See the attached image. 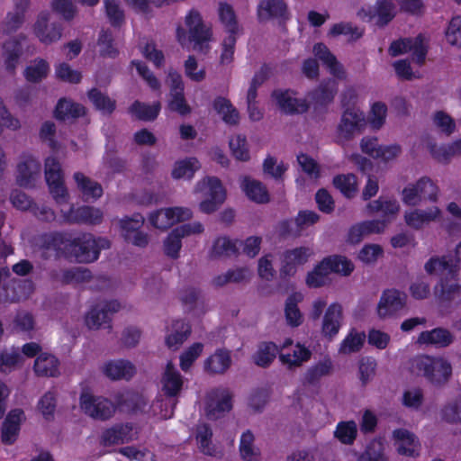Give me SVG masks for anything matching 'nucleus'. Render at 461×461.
I'll list each match as a JSON object with an SVG mask.
<instances>
[{"instance_id": "obj_33", "label": "nucleus", "mask_w": 461, "mask_h": 461, "mask_svg": "<svg viewBox=\"0 0 461 461\" xmlns=\"http://www.w3.org/2000/svg\"><path fill=\"white\" fill-rule=\"evenodd\" d=\"M86 114V108L84 105L67 98H60L54 110V117L58 121H67L70 119H77Z\"/></svg>"}, {"instance_id": "obj_5", "label": "nucleus", "mask_w": 461, "mask_h": 461, "mask_svg": "<svg viewBox=\"0 0 461 461\" xmlns=\"http://www.w3.org/2000/svg\"><path fill=\"white\" fill-rule=\"evenodd\" d=\"M79 404L85 414L99 420L111 419L116 411L115 402L86 392L80 394Z\"/></svg>"}, {"instance_id": "obj_61", "label": "nucleus", "mask_w": 461, "mask_h": 461, "mask_svg": "<svg viewBox=\"0 0 461 461\" xmlns=\"http://www.w3.org/2000/svg\"><path fill=\"white\" fill-rule=\"evenodd\" d=\"M105 14L110 24L114 28H120L125 22L124 11L116 0H104Z\"/></svg>"}, {"instance_id": "obj_7", "label": "nucleus", "mask_w": 461, "mask_h": 461, "mask_svg": "<svg viewBox=\"0 0 461 461\" xmlns=\"http://www.w3.org/2000/svg\"><path fill=\"white\" fill-rule=\"evenodd\" d=\"M68 234L61 231H50L39 235L37 247L43 259L66 258Z\"/></svg>"}, {"instance_id": "obj_19", "label": "nucleus", "mask_w": 461, "mask_h": 461, "mask_svg": "<svg viewBox=\"0 0 461 461\" xmlns=\"http://www.w3.org/2000/svg\"><path fill=\"white\" fill-rule=\"evenodd\" d=\"M23 419L24 411L22 409H13L7 413L1 426V442L4 445L11 446L15 443Z\"/></svg>"}, {"instance_id": "obj_8", "label": "nucleus", "mask_w": 461, "mask_h": 461, "mask_svg": "<svg viewBox=\"0 0 461 461\" xmlns=\"http://www.w3.org/2000/svg\"><path fill=\"white\" fill-rule=\"evenodd\" d=\"M338 93V84L335 80L321 81L315 88L306 95L310 106H312L315 114H325L330 104L334 101Z\"/></svg>"}, {"instance_id": "obj_36", "label": "nucleus", "mask_w": 461, "mask_h": 461, "mask_svg": "<svg viewBox=\"0 0 461 461\" xmlns=\"http://www.w3.org/2000/svg\"><path fill=\"white\" fill-rule=\"evenodd\" d=\"M333 369L330 357L324 358L314 366L309 367L303 375V384L304 385L317 386L322 377L329 375Z\"/></svg>"}, {"instance_id": "obj_42", "label": "nucleus", "mask_w": 461, "mask_h": 461, "mask_svg": "<svg viewBox=\"0 0 461 461\" xmlns=\"http://www.w3.org/2000/svg\"><path fill=\"white\" fill-rule=\"evenodd\" d=\"M50 71V68L48 61L44 59L37 58L25 68L23 77L27 82L38 84L48 77Z\"/></svg>"}, {"instance_id": "obj_47", "label": "nucleus", "mask_w": 461, "mask_h": 461, "mask_svg": "<svg viewBox=\"0 0 461 461\" xmlns=\"http://www.w3.org/2000/svg\"><path fill=\"white\" fill-rule=\"evenodd\" d=\"M11 277L10 270L7 267H0V298L5 302H17L20 296L15 293V286L19 283L14 279L6 281Z\"/></svg>"}, {"instance_id": "obj_35", "label": "nucleus", "mask_w": 461, "mask_h": 461, "mask_svg": "<svg viewBox=\"0 0 461 461\" xmlns=\"http://www.w3.org/2000/svg\"><path fill=\"white\" fill-rule=\"evenodd\" d=\"M393 435L395 440L399 441V454L411 457L419 456V445L414 434L405 429H396Z\"/></svg>"}, {"instance_id": "obj_52", "label": "nucleus", "mask_w": 461, "mask_h": 461, "mask_svg": "<svg viewBox=\"0 0 461 461\" xmlns=\"http://www.w3.org/2000/svg\"><path fill=\"white\" fill-rule=\"evenodd\" d=\"M357 436V426L354 420L339 421L334 430V438L341 444L353 445Z\"/></svg>"}, {"instance_id": "obj_49", "label": "nucleus", "mask_w": 461, "mask_h": 461, "mask_svg": "<svg viewBox=\"0 0 461 461\" xmlns=\"http://www.w3.org/2000/svg\"><path fill=\"white\" fill-rule=\"evenodd\" d=\"M218 15L228 34H238L240 28L233 7L224 2L219 4Z\"/></svg>"}, {"instance_id": "obj_51", "label": "nucleus", "mask_w": 461, "mask_h": 461, "mask_svg": "<svg viewBox=\"0 0 461 461\" xmlns=\"http://www.w3.org/2000/svg\"><path fill=\"white\" fill-rule=\"evenodd\" d=\"M87 96L95 109L106 114H112L116 108L115 100L110 98L98 88L93 87L87 93Z\"/></svg>"}, {"instance_id": "obj_55", "label": "nucleus", "mask_w": 461, "mask_h": 461, "mask_svg": "<svg viewBox=\"0 0 461 461\" xmlns=\"http://www.w3.org/2000/svg\"><path fill=\"white\" fill-rule=\"evenodd\" d=\"M199 167V161L195 158H189L176 161L172 170V177L175 179H180L183 177L190 179L194 176L195 171Z\"/></svg>"}, {"instance_id": "obj_30", "label": "nucleus", "mask_w": 461, "mask_h": 461, "mask_svg": "<svg viewBox=\"0 0 461 461\" xmlns=\"http://www.w3.org/2000/svg\"><path fill=\"white\" fill-rule=\"evenodd\" d=\"M241 188L247 197L256 203L264 204L270 201V195L266 185L258 180L244 176Z\"/></svg>"}, {"instance_id": "obj_38", "label": "nucleus", "mask_w": 461, "mask_h": 461, "mask_svg": "<svg viewBox=\"0 0 461 461\" xmlns=\"http://www.w3.org/2000/svg\"><path fill=\"white\" fill-rule=\"evenodd\" d=\"M160 110L161 104L159 101H156L152 104H148L136 100L129 107V113L135 116L140 121L152 122L158 118Z\"/></svg>"}, {"instance_id": "obj_46", "label": "nucleus", "mask_w": 461, "mask_h": 461, "mask_svg": "<svg viewBox=\"0 0 461 461\" xmlns=\"http://www.w3.org/2000/svg\"><path fill=\"white\" fill-rule=\"evenodd\" d=\"M50 276L52 279L57 280L63 285H69L72 283H81L88 280L91 277V272L81 267H74L63 269L59 274L57 272H51Z\"/></svg>"}, {"instance_id": "obj_50", "label": "nucleus", "mask_w": 461, "mask_h": 461, "mask_svg": "<svg viewBox=\"0 0 461 461\" xmlns=\"http://www.w3.org/2000/svg\"><path fill=\"white\" fill-rule=\"evenodd\" d=\"M277 351V346L274 342H262L253 356L254 363L263 368L268 367L275 360Z\"/></svg>"}, {"instance_id": "obj_53", "label": "nucleus", "mask_w": 461, "mask_h": 461, "mask_svg": "<svg viewBox=\"0 0 461 461\" xmlns=\"http://www.w3.org/2000/svg\"><path fill=\"white\" fill-rule=\"evenodd\" d=\"M238 242H239V240H231L227 237L217 238L214 240L212 249L210 251V257L212 258H219L223 255H225V256L238 255L239 254V249L237 247Z\"/></svg>"}, {"instance_id": "obj_10", "label": "nucleus", "mask_w": 461, "mask_h": 461, "mask_svg": "<svg viewBox=\"0 0 461 461\" xmlns=\"http://www.w3.org/2000/svg\"><path fill=\"white\" fill-rule=\"evenodd\" d=\"M45 179L50 192L57 201H63L68 196V190L64 184L61 165L58 158L48 157L45 159Z\"/></svg>"}, {"instance_id": "obj_56", "label": "nucleus", "mask_w": 461, "mask_h": 461, "mask_svg": "<svg viewBox=\"0 0 461 461\" xmlns=\"http://www.w3.org/2000/svg\"><path fill=\"white\" fill-rule=\"evenodd\" d=\"M429 149L431 155L438 161H447L453 156L461 155V140L442 146L433 144Z\"/></svg>"}, {"instance_id": "obj_54", "label": "nucleus", "mask_w": 461, "mask_h": 461, "mask_svg": "<svg viewBox=\"0 0 461 461\" xmlns=\"http://www.w3.org/2000/svg\"><path fill=\"white\" fill-rule=\"evenodd\" d=\"M97 44L100 47V56L103 58L115 59L119 50L114 45V38L112 31L102 30L99 33Z\"/></svg>"}, {"instance_id": "obj_59", "label": "nucleus", "mask_w": 461, "mask_h": 461, "mask_svg": "<svg viewBox=\"0 0 461 461\" xmlns=\"http://www.w3.org/2000/svg\"><path fill=\"white\" fill-rule=\"evenodd\" d=\"M329 35L337 37L339 35L350 36L349 41H356L364 35V30L354 25L352 23H338L331 26Z\"/></svg>"}, {"instance_id": "obj_43", "label": "nucleus", "mask_w": 461, "mask_h": 461, "mask_svg": "<svg viewBox=\"0 0 461 461\" xmlns=\"http://www.w3.org/2000/svg\"><path fill=\"white\" fill-rule=\"evenodd\" d=\"M74 179L77 188L86 199H98L103 195L104 191L102 185L98 182L93 181L83 173L76 172L74 174Z\"/></svg>"}, {"instance_id": "obj_14", "label": "nucleus", "mask_w": 461, "mask_h": 461, "mask_svg": "<svg viewBox=\"0 0 461 461\" xmlns=\"http://www.w3.org/2000/svg\"><path fill=\"white\" fill-rule=\"evenodd\" d=\"M291 18L287 3L285 0H260L257 6V19L259 23L276 20L284 24Z\"/></svg>"}, {"instance_id": "obj_27", "label": "nucleus", "mask_w": 461, "mask_h": 461, "mask_svg": "<svg viewBox=\"0 0 461 461\" xmlns=\"http://www.w3.org/2000/svg\"><path fill=\"white\" fill-rule=\"evenodd\" d=\"M230 351L227 348H217L204 361V370L213 375L224 374L231 366Z\"/></svg>"}, {"instance_id": "obj_17", "label": "nucleus", "mask_w": 461, "mask_h": 461, "mask_svg": "<svg viewBox=\"0 0 461 461\" xmlns=\"http://www.w3.org/2000/svg\"><path fill=\"white\" fill-rule=\"evenodd\" d=\"M406 304V295L396 289L384 290L377 306L381 318L391 317L400 312Z\"/></svg>"}, {"instance_id": "obj_58", "label": "nucleus", "mask_w": 461, "mask_h": 461, "mask_svg": "<svg viewBox=\"0 0 461 461\" xmlns=\"http://www.w3.org/2000/svg\"><path fill=\"white\" fill-rule=\"evenodd\" d=\"M312 357V352L305 346L297 344L293 354H281L280 360L283 364L292 366H300L303 362L308 361Z\"/></svg>"}, {"instance_id": "obj_28", "label": "nucleus", "mask_w": 461, "mask_h": 461, "mask_svg": "<svg viewBox=\"0 0 461 461\" xmlns=\"http://www.w3.org/2000/svg\"><path fill=\"white\" fill-rule=\"evenodd\" d=\"M441 215V211L438 206H432L427 210L415 209L406 212L404 215L405 222L414 230L421 229L425 224L438 220Z\"/></svg>"}, {"instance_id": "obj_57", "label": "nucleus", "mask_w": 461, "mask_h": 461, "mask_svg": "<svg viewBox=\"0 0 461 461\" xmlns=\"http://www.w3.org/2000/svg\"><path fill=\"white\" fill-rule=\"evenodd\" d=\"M330 271L321 260L314 268L306 276V285L310 288H320L324 286L329 282Z\"/></svg>"}, {"instance_id": "obj_37", "label": "nucleus", "mask_w": 461, "mask_h": 461, "mask_svg": "<svg viewBox=\"0 0 461 461\" xmlns=\"http://www.w3.org/2000/svg\"><path fill=\"white\" fill-rule=\"evenodd\" d=\"M191 325L185 320H175L172 322V330L166 337V345L169 348H178L190 336Z\"/></svg>"}, {"instance_id": "obj_26", "label": "nucleus", "mask_w": 461, "mask_h": 461, "mask_svg": "<svg viewBox=\"0 0 461 461\" xmlns=\"http://www.w3.org/2000/svg\"><path fill=\"white\" fill-rule=\"evenodd\" d=\"M313 53L315 57L327 67L333 77L339 79L345 78L346 73L343 66L338 61L336 56L330 52L324 43L319 42L314 44Z\"/></svg>"}, {"instance_id": "obj_48", "label": "nucleus", "mask_w": 461, "mask_h": 461, "mask_svg": "<svg viewBox=\"0 0 461 461\" xmlns=\"http://www.w3.org/2000/svg\"><path fill=\"white\" fill-rule=\"evenodd\" d=\"M332 184L348 199L355 197L357 193V178L354 174L337 175L333 177Z\"/></svg>"}, {"instance_id": "obj_60", "label": "nucleus", "mask_w": 461, "mask_h": 461, "mask_svg": "<svg viewBox=\"0 0 461 461\" xmlns=\"http://www.w3.org/2000/svg\"><path fill=\"white\" fill-rule=\"evenodd\" d=\"M23 357L18 349H13L12 351L3 350L0 352V372L10 373L16 369L19 366H22Z\"/></svg>"}, {"instance_id": "obj_13", "label": "nucleus", "mask_w": 461, "mask_h": 461, "mask_svg": "<svg viewBox=\"0 0 461 461\" xmlns=\"http://www.w3.org/2000/svg\"><path fill=\"white\" fill-rule=\"evenodd\" d=\"M121 304L117 300H110L103 305L93 306L86 316V324L90 330L112 329V315L117 312Z\"/></svg>"}, {"instance_id": "obj_31", "label": "nucleus", "mask_w": 461, "mask_h": 461, "mask_svg": "<svg viewBox=\"0 0 461 461\" xmlns=\"http://www.w3.org/2000/svg\"><path fill=\"white\" fill-rule=\"evenodd\" d=\"M114 402L116 410L129 413L141 411L146 405V402L140 394L130 391L117 393L114 395Z\"/></svg>"}, {"instance_id": "obj_63", "label": "nucleus", "mask_w": 461, "mask_h": 461, "mask_svg": "<svg viewBox=\"0 0 461 461\" xmlns=\"http://www.w3.org/2000/svg\"><path fill=\"white\" fill-rule=\"evenodd\" d=\"M441 417L448 423H457L461 421V393H459L454 401L442 408Z\"/></svg>"}, {"instance_id": "obj_12", "label": "nucleus", "mask_w": 461, "mask_h": 461, "mask_svg": "<svg viewBox=\"0 0 461 461\" xmlns=\"http://www.w3.org/2000/svg\"><path fill=\"white\" fill-rule=\"evenodd\" d=\"M312 255V250L304 246L286 249L281 258L279 276L282 280L294 276L299 266L304 265Z\"/></svg>"}, {"instance_id": "obj_20", "label": "nucleus", "mask_w": 461, "mask_h": 461, "mask_svg": "<svg viewBox=\"0 0 461 461\" xmlns=\"http://www.w3.org/2000/svg\"><path fill=\"white\" fill-rule=\"evenodd\" d=\"M209 198L202 201L199 204L201 212L212 213L218 210L226 198L225 190L221 180L216 176H208L206 183Z\"/></svg>"}, {"instance_id": "obj_6", "label": "nucleus", "mask_w": 461, "mask_h": 461, "mask_svg": "<svg viewBox=\"0 0 461 461\" xmlns=\"http://www.w3.org/2000/svg\"><path fill=\"white\" fill-rule=\"evenodd\" d=\"M161 390L164 396H166V404L171 405L169 414L165 413V418H171L174 413V410L178 403V396L182 391L184 385L183 376L180 372L175 368L171 362H168L166 366L165 371L161 377Z\"/></svg>"}, {"instance_id": "obj_32", "label": "nucleus", "mask_w": 461, "mask_h": 461, "mask_svg": "<svg viewBox=\"0 0 461 461\" xmlns=\"http://www.w3.org/2000/svg\"><path fill=\"white\" fill-rule=\"evenodd\" d=\"M369 213L382 212V220L388 219V224L393 221L400 212V204L395 199L379 197L366 204Z\"/></svg>"}, {"instance_id": "obj_2", "label": "nucleus", "mask_w": 461, "mask_h": 461, "mask_svg": "<svg viewBox=\"0 0 461 461\" xmlns=\"http://www.w3.org/2000/svg\"><path fill=\"white\" fill-rule=\"evenodd\" d=\"M185 23L188 29V38L186 31L178 26L176 32L177 41L183 47L187 41H190L194 43V50L203 54L208 53L210 50L209 42L212 40V29L203 23L200 12L196 9H191L185 15Z\"/></svg>"}, {"instance_id": "obj_44", "label": "nucleus", "mask_w": 461, "mask_h": 461, "mask_svg": "<svg viewBox=\"0 0 461 461\" xmlns=\"http://www.w3.org/2000/svg\"><path fill=\"white\" fill-rule=\"evenodd\" d=\"M212 106L219 114H221V119L226 124L237 125L239 123L240 113L229 99L218 96L213 100Z\"/></svg>"}, {"instance_id": "obj_3", "label": "nucleus", "mask_w": 461, "mask_h": 461, "mask_svg": "<svg viewBox=\"0 0 461 461\" xmlns=\"http://www.w3.org/2000/svg\"><path fill=\"white\" fill-rule=\"evenodd\" d=\"M66 258L78 263H91L98 259L101 249L108 248L109 241L95 239L90 233H82L71 238L68 234Z\"/></svg>"}, {"instance_id": "obj_62", "label": "nucleus", "mask_w": 461, "mask_h": 461, "mask_svg": "<svg viewBox=\"0 0 461 461\" xmlns=\"http://www.w3.org/2000/svg\"><path fill=\"white\" fill-rule=\"evenodd\" d=\"M254 435L248 429L242 433L240 442V453L245 461H256L259 453L253 447Z\"/></svg>"}, {"instance_id": "obj_24", "label": "nucleus", "mask_w": 461, "mask_h": 461, "mask_svg": "<svg viewBox=\"0 0 461 461\" xmlns=\"http://www.w3.org/2000/svg\"><path fill=\"white\" fill-rule=\"evenodd\" d=\"M455 340V335L447 329L438 327L430 330H424L419 334V344L431 345L436 348L449 347Z\"/></svg>"}, {"instance_id": "obj_34", "label": "nucleus", "mask_w": 461, "mask_h": 461, "mask_svg": "<svg viewBox=\"0 0 461 461\" xmlns=\"http://www.w3.org/2000/svg\"><path fill=\"white\" fill-rule=\"evenodd\" d=\"M135 366L128 360H112L104 367V375L112 380H130L135 374Z\"/></svg>"}, {"instance_id": "obj_40", "label": "nucleus", "mask_w": 461, "mask_h": 461, "mask_svg": "<svg viewBox=\"0 0 461 461\" xmlns=\"http://www.w3.org/2000/svg\"><path fill=\"white\" fill-rule=\"evenodd\" d=\"M30 0H14V13H9L3 25V32L11 34L15 32L23 23L24 13L29 5Z\"/></svg>"}, {"instance_id": "obj_64", "label": "nucleus", "mask_w": 461, "mask_h": 461, "mask_svg": "<svg viewBox=\"0 0 461 461\" xmlns=\"http://www.w3.org/2000/svg\"><path fill=\"white\" fill-rule=\"evenodd\" d=\"M445 36L450 45L461 48V15L452 17L446 29Z\"/></svg>"}, {"instance_id": "obj_21", "label": "nucleus", "mask_w": 461, "mask_h": 461, "mask_svg": "<svg viewBox=\"0 0 461 461\" xmlns=\"http://www.w3.org/2000/svg\"><path fill=\"white\" fill-rule=\"evenodd\" d=\"M49 12L40 13L34 24V33L37 38L44 44H50L59 41L62 35V25L59 23H52L48 25Z\"/></svg>"}, {"instance_id": "obj_41", "label": "nucleus", "mask_w": 461, "mask_h": 461, "mask_svg": "<svg viewBox=\"0 0 461 461\" xmlns=\"http://www.w3.org/2000/svg\"><path fill=\"white\" fill-rule=\"evenodd\" d=\"M303 296L299 293L291 294L285 305V316L286 322L293 328L299 327L303 322V314L298 307V303L301 302Z\"/></svg>"}, {"instance_id": "obj_23", "label": "nucleus", "mask_w": 461, "mask_h": 461, "mask_svg": "<svg viewBox=\"0 0 461 461\" xmlns=\"http://www.w3.org/2000/svg\"><path fill=\"white\" fill-rule=\"evenodd\" d=\"M343 320L342 306L339 303L330 304L322 319L321 333L331 340L339 331Z\"/></svg>"}, {"instance_id": "obj_18", "label": "nucleus", "mask_w": 461, "mask_h": 461, "mask_svg": "<svg viewBox=\"0 0 461 461\" xmlns=\"http://www.w3.org/2000/svg\"><path fill=\"white\" fill-rule=\"evenodd\" d=\"M364 113L355 107H348L344 110L338 131L346 140L352 139L355 132H359L365 127Z\"/></svg>"}, {"instance_id": "obj_9", "label": "nucleus", "mask_w": 461, "mask_h": 461, "mask_svg": "<svg viewBox=\"0 0 461 461\" xmlns=\"http://www.w3.org/2000/svg\"><path fill=\"white\" fill-rule=\"evenodd\" d=\"M203 230V225L200 221L184 223L172 229L164 240L165 254L172 259H177L182 248V239L202 233Z\"/></svg>"}, {"instance_id": "obj_11", "label": "nucleus", "mask_w": 461, "mask_h": 461, "mask_svg": "<svg viewBox=\"0 0 461 461\" xmlns=\"http://www.w3.org/2000/svg\"><path fill=\"white\" fill-rule=\"evenodd\" d=\"M295 94L291 89H276L271 95L283 113L286 115L306 113L310 109L307 98H297L294 96Z\"/></svg>"}, {"instance_id": "obj_16", "label": "nucleus", "mask_w": 461, "mask_h": 461, "mask_svg": "<svg viewBox=\"0 0 461 461\" xmlns=\"http://www.w3.org/2000/svg\"><path fill=\"white\" fill-rule=\"evenodd\" d=\"M396 5L392 0H376L375 6L361 8L358 15L370 22L376 18L375 24L378 27H384L389 24L396 16Z\"/></svg>"}, {"instance_id": "obj_29", "label": "nucleus", "mask_w": 461, "mask_h": 461, "mask_svg": "<svg viewBox=\"0 0 461 461\" xmlns=\"http://www.w3.org/2000/svg\"><path fill=\"white\" fill-rule=\"evenodd\" d=\"M59 360L52 354L41 353L35 359L33 370L36 375L42 377H58L59 372Z\"/></svg>"}, {"instance_id": "obj_4", "label": "nucleus", "mask_w": 461, "mask_h": 461, "mask_svg": "<svg viewBox=\"0 0 461 461\" xmlns=\"http://www.w3.org/2000/svg\"><path fill=\"white\" fill-rule=\"evenodd\" d=\"M414 366L433 384H443L452 375L451 364L443 357L420 355L414 359Z\"/></svg>"}, {"instance_id": "obj_15", "label": "nucleus", "mask_w": 461, "mask_h": 461, "mask_svg": "<svg viewBox=\"0 0 461 461\" xmlns=\"http://www.w3.org/2000/svg\"><path fill=\"white\" fill-rule=\"evenodd\" d=\"M41 170L40 160L29 152H23L16 167V182L23 187H32Z\"/></svg>"}, {"instance_id": "obj_22", "label": "nucleus", "mask_w": 461, "mask_h": 461, "mask_svg": "<svg viewBox=\"0 0 461 461\" xmlns=\"http://www.w3.org/2000/svg\"><path fill=\"white\" fill-rule=\"evenodd\" d=\"M65 218L70 223L98 225L103 221L104 213L100 209L89 205L77 208L72 206L65 214Z\"/></svg>"}, {"instance_id": "obj_1", "label": "nucleus", "mask_w": 461, "mask_h": 461, "mask_svg": "<svg viewBox=\"0 0 461 461\" xmlns=\"http://www.w3.org/2000/svg\"><path fill=\"white\" fill-rule=\"evenodd\" d=\"M429 275L440 274L435 286V295L440 303L461 302V278L459 267L453 262L451 257H431L424 266Z\"/></svg>"}, {"instance_id": "obj_25", "label": "nucleus", "mask_w": 461, "mask_h": 461, "mask_svg": "<svg viewBox=\"0 0 461 461\" xmlns=\"http://www.w3.org/2000/svg\"><path fill=\"white\" fill-rule=\"evenodd\" d=\"M133 427L131 423H118L106 429L101 436V444L104 447H110L118 444H123L131 439V431Z\"/></svg>"}, {"instance_id": "obj_45", "label": "nucleus", "mask_w": 461, "mask_h": 461, "mask_svg": "<svg viewBox=\"0 0 461 461\" xmlns=\"http://www.w3.org/2000/svg\"><path fill=\"white\" fill-rule=\"evenodd\" d=\"M322 262L330 274L336 273L348 276L354 271V265L351 260L341 255L325 257Z\"/></svg>"}, {"instance_id": "obj_39", "label": "nucleus", "mask_w": 461, "mask_h": 461, "mask_svg": "<svg viewBox=\"0 0 461 461\" xmlns=\"http://www.w3.org/2000/svg\"><path fill=\"white\" fill-rule=\"evenodd\" d=\"M3 50L5 69L8 73L14 75L23 54L22 43L18 39H12L5 42Z\"/></svg>"}]
</instances>
